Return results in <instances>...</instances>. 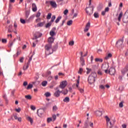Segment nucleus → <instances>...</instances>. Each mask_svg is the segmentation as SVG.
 Instances as JSON below:
<instances>
[{"label": "nucleus", "mask_w": 128, "mask_h": 128, "mask_svg": "<svg viewBox=\"0 0 128 128\" xmlns=\"http://www.w3.org/2000/svg\"><path fill=\"white\" fill-rule=\"evenodd\" d=\"M52 44H46L45 48V52L46 56H50V54H52V52H54V49L52 48Z\"/></svg>", "instance_id": "1"}, {"label": "nucleus", "mask_w": 128, "mask_h": 128, "mask_svg": "<svg viewBox=\"0 0 128 128\" xmlns=\"http://www.w3.org/2000/svg\"><path fill=\"white\" fill-rule=\"evenodd\" d=\"M96 74L95 72L92 73L88 78V82L90 84H92L96 82Z\"/></svg>", "instance_id": "2"}, {"label": "nucleus", "mask_w": 128, "mask_h": 128, "mask_svg": "<svg viewBox=\"0 0 128 128\" xmlns=\"http://www.w3.org/2000/svg\"><path fill=\"white\" fill-rule=\"evenodd\" d=\"M105 118L106 119L107 128H112L114 124H112V122H110V118L108 116H106Z\"/></svg>", "instance_id": "3"}, {"label": "nucleus", "mask_w": 128, "mask_h": 128, "mask_svg": "<svg viewBox=\"0 0 128 128\" xmlns=\"http://www.w3.org/2000/svg\"><path fill=\"white\" fill-rule=\"evenodd\" d=\"M68 86V82L64 80L60 82V84L59 86V88H62V90H64L66 86Z\"/></svg>", "instance_id": "4"}, {"label": "nucleus", "mask_w": 128, "mask_h": 128, "mask_svg": "<svg viewBox=\"0 0 128 128\" xmlns=\"http://www.w3.org/2000/svg\"><path fill=\"white\" fill-rule=\"evenodd\" d=\"M80 62L82 66H84V56L82 55V52H80Z\"/></svg>", "instance_id": "5"}, {"label": "nucleus", "mask_w": 128, "mask_h": 128, "mask_svg": "<svg viewBox=\"0 0 128 128\" xmlns=\"http://www.w3.org/2000/svg\"><path fill=\"white\" fill-rule=\"evenodd\" d=\"M56 91L54 93V96H56V98H58L60 96V94H62L61 91H60L58 90V88H56Z\"/></svg>", "instance_id": "6"}, {"label": "nucleus", "mask_w": 128, "mask_h": 128, "mask_svg": "<svg viewBox=\"0 0 128 128\" xmlns=\"http://www.w3.org/2000/svg\"><path fill=\"white\" fill-rule=\"evenodd\" d=\"M92 10H94V8L92 9L90 8H88L86 10V12L89 16H92V12H94Z\"/></svg>", "instance_id": "7"}, {"label": "nucleus", "mask_w": 128, "mask_h": 128, "mask_svg": "<svg viewBox=\"0 0 128 128\" xmlns=\"http://www.w3.org/2000/svg\"><path fill=\"white\" fill-rule=\"evenodd\" d=\"M56 27L53 28L51 31L50 32V36H56Z\"/></svg>", "instance_id": "8"}, {"label": "nucleus", "mask_w": 128, "mask_h": 128, "mask_svg": "<svg viewBox=\"0 0 128 128\" xmlns=\"http://www.w3.org/2000/svg\"><path fill=\"white\" fill-rule=\"evenodd\" d=\"M122 20L124 23L128 22V12H126L124 14Z\"/></svg>", "instance_id": "9"}, {"label": "nucleus", "mask_w": 128, "mask_h": 128, "mask_svg": "<svg viewBox=\"0 0 128 128\" xmlns=\"http://www.w3.org/2000/svg\"><path fill=\"white\" fill-rule=\"evenodd\" d=\"M108 73L111 76H114V74H116V69L114 68H110Z\"/></svg>", "instance_id": "10"}, {"label": "nucleus", "mask_w": 128, "mask_h": 128, "mask_svg": "<svg viewBox=\"0 0 128 128\" xmlns=\"http://www.w3.org/2000/svg\"><path fill=\"white\" fill-rule=\"evenodd\" d=\"M44 109H39L37 110V114L38 116H42L44 114Z\"/></svg>", "instance_id": "11"}, {"label": "nucleus", "mask_w": 128, "mask_h": 128, "mask_svg": "<svg viewBox=\"0 0 128 128\" xmlns=\"http://www.w3.org/2000/svg\"><path fill=\"white\" fill-rule=\"evenodd\" d=\"M48 2H50L52 8H56L57 6L56 3L55 2H54V1L46 2V4H48Z\"/></svg>", "instance_id": "12"}, {"label": "nucleus", "mask_w": 128, "mask_h": 128, "mask_svg": "<svg viewBox=\"0 0 128 128\" xmlns=\"http://www.w3.org/2000/svg\"><path fill=\"white\" fill-rule=\"evenodd\" d=\"M90 22H88V23L86 24L85 28L84 29V32H88V30H90Z\"/></svg>", "instance_id": "13"}, {"label": "nucleus", "mask_w": 128, "mask_h": 128, "mask_svg": "<svg viewBox=\"0 0 128 128\" xmlns=\"http://www.w3.org/2000/svg\"><path fill=\"white\" fill-rule=\"evenodd\" d=\"M124 43V40H119L117 42L116 45L117 46H122V44Z\"/></svg>", "instance_id": "14"}, {"label": "nucleus", "mask_w": 128, "mask_h": 128, "mask_svg": "<svg viewBox=\"0 0 128 128\" xmlns=\"http://www.w3.org/2000/svg\"><path fill=\"white\" fill-rule=\"evenodd\" d=\"M42 36V34L40 32H36L35 34L34 35V36L35 38H40Z\"/></svg>", "instance_id": "15"}, {"label": "nucleus", "mask_w": 128, "mask_h": 128, "mask_svg": "<svg viewBox=\"0 0 128 128\" xmlns=\"http://www.w3.org/2000/svg\"><path fill=\"white\" fill-rule=\"evenodd\" d=\"M32 12H36V10H38V8H36V5L34 3H33L32 4Z\"/></svg>", "instance_id": "16"}, {"label": "nucleus", "mask_w": 128, "mask_h": 128, "mask_svg": "<svg viewBox=\"0 0 128 128\" xmlns=\"http://www.w3.org/2000/svg\"><path fill=\"white\" fill-rule=\"evenodd\" d=\"M34 18V15L31 16L28 20H26V22H32Z\"/></svg>", "instance_id": "17"}, {"label": "nucleus", "mask_w": 128, "mask_h": 128, "mask_svg": "<svg viewBox=\"0 0 128 128\" xmlns=\"http://www.w3.org/2000/svg\"><path fill=\"white\" fill-rule=\"evenodd\" d=\"M12 4L10 2L8 4V14H10V11L12 10Z\"/></svg>", "instance_id": "18"}, {"label": "nucleus", "mask_w": 128, "mask_h": 128, "mask_svg": "<svg viewBox=\"0 0 128 128\" xmlns=\"http://www.w3.org/2000/svg\"><path fill=\"white\" fill-rule=\"evenodd\" d=\"M26 120H28V122H30L31 124H32L34 122V120L32 119V118L30 116H28L26 117Z\"/></svg>", "instance_id": "19"}, {"label": "nucleus", "mask_w": 128, "mask_h": 128, "mask_svg": "<svg viewBox=\"0 0 128 128\" xmlns=\"http://www.w3.org/2000/svg\"><path fill=\"white\" fill-rule=\"evenodd\" d=\"M44 26V22H41L37 24L38 28H42Z\"/></svg>", "instance_id": "20"}, {"label": "nucleus", "mask_w": 128, "mask_h": 128, "mask_svg": "<svg viewBox=\"0 0 128 128\" xmlns=\"http://www.w3.org/2000/svg\"><path fill=\"white\" fill-rule=\"evenodd\" d=\"M54 38H52V36L51 37H50L48 38V44H52V42H54Z\"/></svg>", "instance_id": "21"}, {"label": "nucleus", "mask_w": 128, "mask_h": 128, "mask_svg": "<svg viewBox=\"0 0 128 128\" xmlns=\"http://www.w3.org/2000/svg\"><path fill=\"white\" fill-rule=\"evenodd\" d=\"M96 114L97 116H101L102 114V113L100 110H97L96 112Z\"/></svg>", "instance_id": "22"}, {"label": "nucleus", "mask_w": 128, "mask_h": 128, "mask_svg": "<svg viewBox=\"0 0 128 128\" xmlns=\"http://www.w3.org/2000/svg\"><path fill=\"white\" fill-rule=\"evenodd\" d=\"M104 68H106V65H103L102 68L103 70H104L106 74H108V68L104 69Z\"/></svg>", "instance_id": "23"}, {"label": "nucleus", "mask_w": 128, "mask_h": 128, "mask_svg": "<svg viewBox=\"0 0 128 128\" xmlns=\"http://www.w3.org/2000/svg\"><path fill=\"white\" fill-rule=\"evenodd\" d=\"M123 14L122 12H121L119 16L118 17V22H120V20H122V16Z\"/></svg>", "instance_id": "24"}, {"label": "nucleus", "mask_w": 128, "mask_h": 128, "mask_svg": "<svg viewBox=\"0 0 128 128\" xmlns=\"http://www.w3.org/2000/svg\"><path fill=\"white\" fill-rule=\"evenodd\" d=\"M95 62H102V59L100 58H96L95 59Z\"/></svg>", "instance_id": "25"}, {"label": "nucleus", "mask_w": 128, "mask_h": 128, "mask_svg": "<svg viewBox=\"0 0 128 128\" xmlns=\"http://www.w3.org/2000/svg\"><path fill=\"white\" fill-rule=\"evenodd\" d=\"M68 90H64L61 91V94H68Z\"/></svg>", "instance_id": "26"}, {"label": "nucleus", "mask_w": 128, "mask_h": 128, "mask_svg": "<svg viewBox=\"0 0 128 128\" xmlns=\"http://www.w3.org/2000/svg\"><path fill=\"white\" fill-rule=\"evenodd\" d=\"M20 50H18L16 54H14V58H16L18 56H20Z\"/></svg>", "instance_id": "27"}, {"label": "nucleus", "mask_w": 128, "mask_h": 128, "mask_svg": "<svg viewBox=\"0 0 128 128\" xmlns=\"http://www.w3.org/2000/svg\"><path fill=\"white\" fill-rule=\"evenodd\" d=\"M63 101L64 102H70V98L66 97L64 99Z\"/></svg>", "instance_id": "28"}, {"label": "nucleus", "mask_w": 128, "mask_h": 128, "mask_svg": "<svg viewBox=\"0 0 128 128\" xmlns=\"http://www.w3.org/2000/svg\"><path fill=\"white\" fill-rule=\"evenodd\" d=\"M28 68V63L26 65H24L23 67L24 70H26Z\"/></svg>", "instance_id": "29"}, {"label": "nucleus", "mask_w": 128, "mask_h": 128, "mask_svg": "<svg viewBox=\"0 0 128 128\" xmlns=\"http://www.w3.org/2000/svg\"><path fill=\"white\" fill-rule=\"evenodd\" d=\"M94 18H100V15L98 14V13L95 12L94 13Z\"/></svg>", "instance_id": "30"}, {"label": "nucleus", "mask_w": 128, "mask_h": 128, "mask_svg": "<svg viewBox=\"0 0 128 128\" xmlns=\"http://www.w3.org/2000/svg\"><path fill=\"white\" fill-rule=\"evenodd\" d=\"M61 19H62V16H58L55 22L56 24H58V22H60V20Z\"/></svg>", "instance_id": "31"}, {"label": "nucleus", "mask_w": 128, "mask_h": 128, "mask_svg": "<svg viewBox=\"0 0 128 128\" xmlns=\"http://www.w3.org/2000/svg\"><path fill=\"white\" fill-rule=\"evenodd\" d=\"M54 20H56V16H52L50 22L52 24L54 22Z\"/></svg>", "instance_id": "32"}, {"label": "nucleus", "mask_w": 128, "mask_h": 128, "mask_svg": "<svg viewBox=\"0 0 128 128\" xmlns=\"http://www.w3.org/2000/svg\"><path fill=\"white\" fill-rule=\"evenodd\" d=\"M42 86H46L48 84V82H46V81H43L42 82Z\"/></svg>", "instance_id": "33"}, {"label": "nucleus", "mask_w": 128, "mask_h": 128, "mask_svg": "<svg viewBox=\"0 0 128 128\" xmlns=\"http://www.w3.org/2000/svg\"><path fill=\"white\" fill-rule=\"evenodd\" d=\"M52 24V23H51V22H50L48 23L47 24H46V28H50V26Z\"/></svg>", "instance_id": "34"}, {"label": "nucleus", "mask_w": 128, "mask_h": 128, "mask_svg": "<svg viewBox=\"0 0 128 128\" xmlns=\"http://www.w3.org/2000/svg\"><path fill=\"white\" fill-rule=\"evenodd\" d=\"M30 88H32V84H28V86L26 88V90H30Z\"/></svg>", "instance_id": "35"}, {"label": "nucleus", "mask_w": 128, "mask_h": 128, "mask_svg": "<svg viewBox=\"0 0 128 128\" xmlns=\"http://www.w3.org/2000/svg\"><path fill=\"white\" fill-rule=\"evenodd\" d=\"M58 110V106H54L52 107V112H56Z\"/></svg>", "instance_id": "36"}, {"label": "nucleus", "mask_w": 128, "mask_h": 128, "mask_svg": "<svg viewBox=\"0 0 128 128\" xmlns=\"http://www.w3.org/2000/svg\"><path fill=\"white\" fill-rule=\"evenodd\" d=\"M50 94L49 92H46L44 94V96H46V98H48L49 96H50Z\"/></svg>", "instance_id": "37"}, {"label": "nucleus", "mask_w": 128, "mask_h": 128, "mask_svg": "<svg viewBox=\"0 0 128 128\" xmlns=\"http://www.w3.org/2000/svg\"><path fill=\"white\" fill-rule=\"evenodd\" d=\"M20 22H21V24H26V20H24V19L20 18Z\"/></svg>", "instance_id": "38"}, {"label": "nucleus", "mask_w": 128, "mask_h": 128, "mask_svg": "<svg viewBox=\"0 0 128 128\" xmlns=\"http://www.w3.org/2000/svg\"><path fill=\"white\" fill-rule=\"evenodd\" d=\"M26 100H32V96L30 95H27L25 96Z\"/></svg>", "instance_id": "39"}, {"label": "nucleus", "mask_w": 128, "mask_h": 128, "mask_svg": "<svg viewBox=\"0 0 128 128\" xmlns=\"http://www.w3.org/2000/svg\"><path fill=\"white\" fill-rule=\"evenodd\" d=\"M67 24L68 26H72V20H70L67 22Z\"/></svg>", "instance_id": "40"}, {"label": "nucleus", "mask_w": 128, "mask_h": 128, "mask_svg": "<svg viewBox=\"0 0 128 128\" xmlns=\"http://www.w3.org/2000/svg\"><path fill=\"white\" fill-rule=\"evenodd\" d=\"M82 72H84V69H82V68H80L79 70L78 71V74H82Z\"/></svg>", "instance_id": "41"}, {"label": "nucleus", "mask_w": 128, "mask_h": 128, "mask_svg": "<svg viewBox=\"0 0 128 128\" xmlns=\"http://www.w3.org/2000/svg\"><path fill=\"white\" fill-rule=\"evenodd\" d=\"M50 122H52V118H47V122H48V124H50Z\"/></svg>", "instance_id": "42"}, {"label": "nucleus", "mask_w": 128, "mask_h": 128, "mask_svg": "<svg viewBox=\"0 0 128 128\" xmlns=\"http://www.w3.org/2000/svg\"><path fill=\"white\" fill-rule=\"evenodd\" d=\"M12 25H10L9 26V28L8 29V32H12Z\"/></svg>", "instance_id": "43"}, {"label": "nucleus", "mask_w": 128, "mask_h": 128, "mask_svg": "<svg viewBox=\"0 0 128 128\" xmlns=\"http://www.w3.org/2000/svg\"><path fill=\"white\" fill-rule=\"evenodd\" d=\"M46 18H47V20H50V18H52V14L50 13L48 14Z\"/></svg>", "instance_id": "44"}, {"label": "nucleus", "mask_w": 128, "mask_h": 128, "mask_svg": "<svg viewBox=\"0 0 128 128\" xmlns=\"http://www.w3.org/2000/svg\"><path fill=\"white\" fill-rule=\"evenodd\" d=\"M28 16H30V12L28 11H26V18H28Z\"/></svg>", "instance_id": "45"}, {"label": "nucleus", "mask_w": 128, "mask_h": 128, "mask_svg": "<svg viewBox=\"0 0 128 128\" xmlns=\"http://www.w3.org/2000/svg\"><path fill=\"white\" fill-rule=\"evenodd\" d=\"M52 118H53V122H54L56 120V114H53L52 116Z\"/></svg>", "instance_id": "46"}, {"label": "nucleus", "mask_w": 128, "mask_h": 128, "mask_svg": "<svg viewBox=\"0 0 128 128\" xmlns=\"http://www.w3.org/2000/svg\"><path fill=\"white\" fill-rule=\"evenodd\" d=\"M13 44H14V42H12V41H10L9 42L8 46H10V48H12Z\"/></svg>", "instance_id": "47"}, {"label": "nucleus", "mask_w": 128, "mask_h": 128, "mask_svg": "<svg viewBox=\"0 0 128 128\" xmlns=\"http://www.w3.org/2000/svg\"><path fill=\"white\" fill-rule=\"evenodd\" d=\"M30 108L32 110H36V106H34L31 105Z\"/></svg>", "instance_id": "48"}, {"label": "nucleus", "mask_w": 128, "mask_h": 128, "mask_svg": "<svg viewBox=\"0 0 128 128\" xmlns=\"http://www.w3.org/2000/svg\"><path fill=\"white\" fill-rule=\"evenodd\" d=\"M78 84H80V81L78 80H77V83L76 84V88L78 89L80 88L78 87Z\"/></svg>", "instance_id": "49"}, {"label": "nucleus", "mask_w": 128, "mask_h": 128, "mask_svg": "<svg viewBox=\"0 0 128 128\" xmlns=\"http://www.w3.org/2000/svg\"><path fill=\"white\" fill-rule=\"evenodd\" d=\"M74 41H70L69 42V46H74Z\"/></svg>", "instance_id": "50"}, {"label": "nucleus", "mask_w": 128, "mask_h": 128, "mask_svg": "<svg viewBox=\"0 0 128 128\" xmlns=\"http://www.w3.org/2000/svg\"><path fill=\"white\" fill-rule=\"evenodd\" d=\"M78 90L80 92H81V94H82V92H84V89L80 88H78Z\"/></svg>", "instance_id": "51"}, {"label": "nucleus", "mask_w": 128, "mask_h": 128, "mask_svg": "<svg viewBox=\"0 0 128 128\" xmlns=\"http://www.w3.org/2000/svg\"><path fill=\"white\" fill-rule=\"evenodd\" d=\"M32 56L28 60V64H30V62H32Z\"/></svg>", "instance_id": "52"}, {"label": "nucleus", "mask_w": 128, "mask_h": 128, "mask_svg": "<svg viewBox=\"0 0 128 128\" xmlns=\"http://www.w3.org/2000/svg\"><path fill=\"white\" fill-rule=\"evenodd\" d=\"M88 128V122H86L84 124V128Z\"/></svg>", "instance_id": "53"}, {"label": "nucleus", "mask_w": 128, "mask_h": 128, "mask_svg": "<svg viewBox=\"0 0 128 128\" xmlns=\"http://www.w3.org/2000/svg\"><path fill=\"white\" fill-rule=\"evenodd\" d=\"M89 126H90V128H94V123L92 122H89Z\"/></svg>", "instance_id": "54"}, {"label": "nucleus", "mask_w": 128, "mask_h": 128, "mask_svg": "<svg viewBox=\"0 0 128 128\" xmlns=\"http://www.w3.org/2000/svg\"><path fill=\"white\" fill-rule=\"evenodd\" d=\"M124 103L122 102H120V104H119V106L120 108H122V106H124Z\"/></svg>", "instance_id": "55"}, {"label": "nucleus", "mask_w": 128, "mask_h": 128, "mask_svg": "<svg viewBox=\"0 0 128 128\" xmlns=\"http://www.w3.org/2000/svg\"><path fill=\"white\" fill-rule=\"evenodd\" d=\"M86 70H87V72H86V74H90V69H89L88 68H86Z\"/></svg>", "instance_id": "56"}, {"label": "nucleus", "mask_w": 128, "mask_h": 128, "mask_svg": "<svg viewBox=\"0 0 128 128\" xmlns=\"http://www.w3.org/2000/svg\"><path fill=\"white\" fill-rule=\"evenodd\" d=\"M3 98L5 100H6V102H8V98H6V95L4 94Z\"/></svg>", "instance_id": "57"}, {"label": "nucleus", "mask_w": 128, "mask_h": 128, "mask_svg": "<svg viewBox=\"0 0 128 128\" xmlns=\"http://www.w3.org/2000/svg\"><path fill=\"white\" fill-rule=\"evenodd\" d=\"M40 12H38L36 14V18H40Z\"/></svg>", "instance_id": "58"}, {"label": "nucleus", "mask_w": 128, "mask_h": 128, "mask_svg": "<svg viewBox=\"0 0 128 128\" xmlns=\"http://www.w3.org/2000/svg\"><path fill=\"white\" fill-rule=\"evenodd\" d=\"M24 57H22L20 60V62H24Z\"/></svg>", "instance_id": "59"}, {"label": "nucleus", "mask_w": 128, "mask_h": 128, "mask_svg": "<svg viewBox=\"0 0 128 128\" xmlns=\"http://www.w3.org/2000/svg\"><path fill=\"white\" fill-rule=\"evenodd\" d=\"M68 12V10L66 9V10L64 11V14L66 15V14H67Z\"/></svg>", "instance_id": "60"}, {"label": "nucleus", "mask_w": 128, "mask_h": 128, "mask_svg": "<svg viewBox=\"0 0 128 128\" xmlns=\"http://www.w3.org/2000/svg\"><path fill=\"white\" fill-rule=\"evenodd\" d=\"M20 110H21V109L20 108H18V109H16V111L17 112H20Z\"/></svg>", "instance_id": "61"}, {"label": "nucleus", "mask_w": 128, "mask_h": 128, "mask_svg": "<svg viewBox=\"0 0 128 128\" xmlns=\"http://www.w3.org/2000/svg\"><path fill=\"white\" fill-rule=\"evenodd\" d=\"M23 86H28V82H24Z\"/></svg>", "instance_id": "62"}, {"label": "nucleus", "mask_w": 128, "mask_h": 128, "mask_svg": "<svg viewBox=\"0 0 128 128\" xmlns=\"http://www.w3.org/2000/svg\"><path fill=\"white\" fill-rule=\"evenodd\" d=\"M2 42L3 44H6V39H2Z\"/></svg>", "instance_id": "63"}, {"label": "nucleus", "mask_w": 128, "mask_h": 128, "mask_svg": "<svg viewBox=\"0 0 128 128\" xmlns=\"http://www.w3.org/2000/svg\"><path fill=\"white\" fill-rule=\"evenodd\" d=\"M98 74H100V76H102V71H100V70H98Z\"/></svg>", "instance_id": "64"}]
</instances>
